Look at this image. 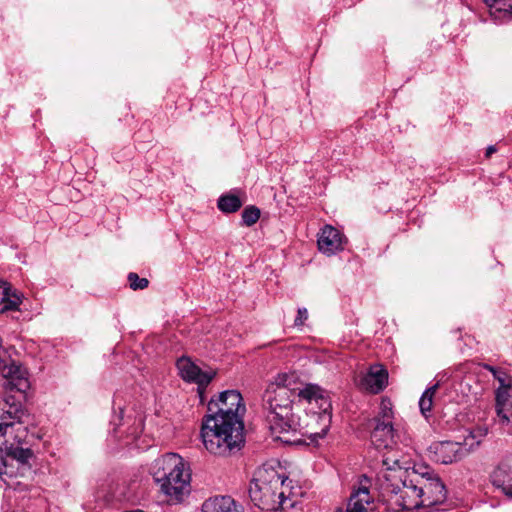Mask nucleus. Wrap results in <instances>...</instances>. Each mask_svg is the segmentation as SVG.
I'll use <instances>...</instances> for the list:
<instances>
[{
  "mask_svg": "<svg viewBox=\"0 0 512 512\" xmlns=\"http://www.w3.org/2000/svg\"><path fill=\"white\" fill-rule=\"evenodd\" d=\"M207 410L201 428L206 450L216 456H230L238 452L245 441L242 416L246 409L240 392H221L217 400H210Z\"/></svg>",
  "mask_w": 512,
  "mask_h": 512,
  "instance_id": "nucleus-1",
  "label": "nucleus"
},
{
  "mask_svg": "<svg viewBox=\"0 0 512 512\" xmlns=\"http://www.w3.org/2000/svg\"><path fill=\"white\" fill-rule=\"evenodd\" d=\"M28 411L14 397L0 402V478L26 477L32 474L35 454L28 438Z\"/></svg>",
  "mask_w": 512,
  "mask_h": 512,
  "instance_id": "nucleus-2",
  "label": "nucleus"
},
{
  "mask_svg": "<svg viewBox=\"0 0 512 512\" xmlns=\"http://www.w3.org/2000/svg\"><path fill=\"white\" fill-rule=\"evenodd\" d=\"M293 375L278 374L274 381L268 384L262 396V408L269 428L276 439L286 443L300 442L298 436H303L302 419L293 412L296 397Z\"/></svg>",
  "mask_w": 512,
  "mask_h": 512,
  "instance_id": "nucleus-3",
  "label": "nucleus"
},
{
  "mask_svg": "<svg viewBox=\"0 0 512 512\" xmlns=\"http://www.w3.org/2000/svg\"><path fill=\"white\" fill-rule=\"evenodd\" d=\"M285 478L272 467L258 468L249 485V497L252 503L263 511L284 510L293 502L285 497L282 490Z\"/></svg>",
  "mask_w": 512,
  "mask_h": 512,
  "instance_id": "nucleus-4",
  "label": "nucleus"
},
{
  "mask_svg": "<svg viewBox=\"0 0 512 512\" xmlns=\"http://www.w3.org/2000/svg\"><path fill=\"white\" fill-rule=\"evenodd\" d=\"M153 479L160 485L161 491L171 499L180 501L189 493L190 472L178 454L167 453L155 460Z\"/></svg>",
  "mask_w": 512,
  "mask_h": 512,
  "instance_id": "nucleus-5",
  "label": "nucleus"
},
{
  "mask_svg": "<svg viewBox=\"0 0 512 512\" xmlns=\"http://www.w3.org/2000/svg\"><path fill=\"white\" fill-rule=\"evenodd\" d=\"M296 395L303 400H306L310 405L313 403L318 407L317 411L310 408L306 413L303 425V436L312 441H317L326 436L331 424V410L332 404L330 398L325 390L316 384H306L302 388H297Z\"/></svg>",
  "mask_w": 512,
  "mask_h": 512,
  "instance_id": "nucleus-6",
  "label": "nucleus"
},
{
  "mask_svg": "<svg viewBox=\"0 0 512 512\" xmlns=\"http://www.w3.org/2000/svg\"><path fill=\"white\" fill-rule=\"evenodd\" d=\"M483 368L489 371L493 378L498 381L499 385L494 390V409L497 422H508L509 418L505 415L508 402L512 397V376L503 368L495 367L490 364H483Z\"/></svg>",
  "mask_w": 512,
  "mask_h": 512,
  "instance_id": "nucleus-7",
  "label": "nucleus"
},
{
  "mask_svg": "<svg viewBox=\"0 0 512 512\" xmlns=\"http://www.w3.org/2000/svg\"><path fill=\"white\" fill-rule=\"evenodd\" d=\"M419 481L422 500L419 502H409L410 506L432 508L445 502L447 498L446 487L437 474L433 471H427L422 474Z\"/></svg>",
  "mask_w": 512,
  "mask_h": 512,
  "instance_id": "nucleus-8",
  "label": "nucleus"
},
{
  "mask_svg": "<svg viewBox=\"0 0 512 512\" xmlns=\"http://www.w3.org/2000/svg\"><path fill=\"white\" fill-rule=\"evenodd\" d=\"M347 237L336 227L326 224L317 234L318 250L326 255L333 256L345 249Z\"/></svg>",
  "mask_w": 512,
  "mask_h": 512,
  "instance_id": "nucleus-9",
  "label": "nucleus"
},
{
  "mask_svg": "<svg viewBox=\"0 0 512 512\" xmlns=\"http://www.w3.org/2000/svg\"><path fill=\"white\" fill-rule=\"evenodd\" d=\"M408 437L405 433L401 434L399 426L387 424L384 422L375 423L371 432V442L377 449L392 448L398 442H405Z\"/></svg>",
  "mask_w": 512,
  "mask_h": 512,
  "instance_id": "nucleus-10",
  "label": "nucleus"
},
{
  "mask_svg": "<svg viewBox=\"0 0 512 512\" xmlns=\"http://www.w3.org/2000/svg\"><path fill=\"white\" fill-rule=\"evenodd\" d=\"M180 377L190 383L198 385L200 395L212 381L214 374L202 371L189 357L182 356L176 362Z\"/></svg>",
  "mask_w": 512,
  "mask_h": 512,
  "instance_id": "nucleus-11",
  "label": "nucleus"
},
{
  "mask_svg": "<svg viewBox=\"0 0 512 512\" xmlns=\"http://www.w3.org/2000/svg\"><path fill=\"white\" fill-rule=\"evenodd\" d=\"M431 459L441 464H452L463 459L468 454V449L462 443L442 441L430 446Z\"/></svg>",
  "mask_w": 512,
  "mask_h": 512,
  "instance_id": "nucleus-12",
  "label": "nucleus"
},
{
  "mask_svg": "<svg viewBox=\"0 0 512 512\" xmlns=\"http://www.w3.org/2000/svg\"><path fill=\"white\" fill-rule=\"evenodd\" d=\"M419 480H404L402 482V488L397 487L392 490L395 498L394 502L405 510H413L423 508V506H410L409 502H419L421 499V489L419 488Z\"/></svg>",
  "mask_w": 512,
  "mask_h": 512,
  "instance_id": "nucleus-13",
  "label": "nucleus"
},
{
  "mask_svg": "<svg viewBox=\"0 0 512 512\" xmlns=\"http://www.w3.org/2000/svg\"><path fill=\"white\" fill-rule=\"evenodd\" d=\"M387 384L388 371L380 364L370 366L367 373L364 374L358 382V386L361 389L373 394H378L383 391Z\"/></svg>",
  "mask_w": 512,
  "mask_h": 512,
  "instance_id": "nucleus-14",
  "label": "nucleus"
},
{
  "mask_svg": "<svg viewBox=\"0 0 512 512\" xmlns=\"http://www.w3.org/2000/svg\"><path fill=\"white\" fill-rule=\"evenodd\" d=\"M373 509L374 498L369 488L360 482L357 488H353L346 509L338 508L335 512H373Z\"/></svg>",
  "mask_w": 512,
  "mask_h": 512,
  "instance_id": "nucleus-15",
  "label": "nucleus"
},
{
  "mask_svg": "<svg viewBox=\"0 0 512 512\" xmlns=\"http://www.w3.org/2000/svg\"><path fill=\"white\" fill-rule=\"evenodd\" d=\"M492 483L512 497V459L501 462L492 474Z\"/></svg>",
  "mask_w": 512,
  "mask_h": 512,
  "instance_id": "nucleus-16",
  "label": "nucleus"
},
{
  "mask_svg": "<svg viewBox=\"0 0 512 512\" xmlns=\"http://www.w3.org/2000/svg\"><path fill=\"white\" fill-rule=\"evenodd\" d=\"M492 20L504 24L512 20V0H482Z\"/></svg>",
  "mask_w": 512,
  "mask_h": 512,
  "instance_id": "nucleus-17",
  "label": "nucleus"
},
{
  "mask_svg": "<svg viewBox=\"0 0 512 512\" xmlns=\"http://www.w3.org/2000/svg\"><path fill=\"white\" fill-rule=\"evenodd\" d=\"M21 304V298L11 293L9 284L0 279V313L16 311Z\"/></svg>",
  "mask_w": 512,
  "mask_h": 512,
  "instance_id": "nucleus-18",
  "label": "nucleus"
},
{
  "mask_svg": "<svg viewBox=\"0 0 512 512\" xmlns=\"http://www.w3.org/2000/svg\"><path fill=\"white\" fill-rule=\"evenodd\" d=\"M439 388V383H435L434 385L428 387L419 399V409L421 414L428 419L431 416L433 401L435 394Z\"/></svg>",
  "mask_w": 512,
  "mask_h": 512,
  "instance_id": "nucleus-19",
  "label": "nucleus"
},
{
  "mask_svg": "<svg viewBox=\"0 0 512 512\" xmlns=\"http://www.w3.org/2000/svg\"><path fill=\"white\" fill-rule=\"evenodd\" d=\"M242 205V200L233 193L221 195L217 202L218 209L227 214L238 211Z\"/></svg>",
  "mask_w": 512,
  "mask_h": 512,
  "instance_id": "nucleus-20",
  "label": "nucleus"
},
{
  "mask_svg": "<svg viewBox=\"0 0 512 512\" xmlns=\"http://www.w3.org/2000/svg\"><path fill=\"white\" fill-rule=\"evenodd\" d=\"M487 435V429L477 427L468 432V434L464 437V441L462 443L463 447L468 449V452L474 447L479 446L482 442L483 438Z\"/></svg>",
  "mask_w": 512,
  "mask_h": 512,
  "instance_id": "nucleus-21",
  "label": "nucleus"
},
{
  "mask_svg": "<svg viewBox=\"0 0 512 512\" xmlns=\"http://www.w3.org/2000/svg\"><path fill=\"white\" fill-rule=\"evenodd\" d=\"M394 412L392 409V403L389 399H382L380 403V411L374 418V423L384 422L387 424H393Z\"/></svg>",
  "mask_w": 512,
  "mask_h": 512,
  "instance_id": "nucleus-22",
  "label": "nucleus"
},
{
  "mask_svg": "<svg viewBox=\"0 0 512 512\" xmlns=\"http://www.w3.org/2000/svg\"><path fill=\"white\" fill-rule=\"evenodd\" d=\"M242 224L245 226L254 225L260 218V210L255 206H248L242 212Z\"/></svg>",
  "mask_w": 512,
  "mask_h": 512,
  "instance_id": "nucleus-23",
  "label": "nucleus"
},
{
  "mask_svg": "<svg viewBox=\"0 0 512 512\" xmlns=\"http://www.w3.org/2000/svg\"><path fill=\"white\" fill-rule=\"evenodd\" d=\"M127 279L132 290H143L147 288L149 284L148 279L140 278L138 274L134 272H130Z\"/></svg>",
  "mask_w": 512,
  "mask_h": 512,
  "instance_id": "nucleus-24",
  "label": "nucleus"
},
{
  "mask_svg": "<svg viewBox=\"0 0 512 512\" xmlns=\"http://www.w3.org/2000/svg\"><path fill=\"white\" fill-rule=\"evenodd\" d=\"M308 319V311L306 308H299L297 311V316L294 320V326L300 327L303 326L305 321Z\"/></svg>",
  "mask_w": 512,
  "mask_h": 512,
  "instance_id": "nucleus-25",
  "label": "nucleus"
},
{
  "mask_svg": "<svg viewBox=\"0 0 512 512\" xmlns=\"http://www.w3.org/2000/svg\"><path fill=\"white\" fill-rule=\"evenodd\" d=\"M383 464L387 467V469H393L394 468V465H398L399 464V461L398 460H394L393 461V465L390 464L389 462V459H384L383 460Z\"/></svg>",
  "mask_w": 512,
  "mask_h": 512,
  "instance_id": "nucleus-26",
  "label": "nucleus"
},
{
  "mask_svg": "<svg viewBox=\"0 0 512 512\" xmlns=\"http://www.w3.org/2000/svg\"><path fill=\"white\" fill-rule=\"evenodd\" d=\"M496 152V148L495 146H489L487 149H486V157H490L493 153Z\"/></svg>",
  "mask_w": 512,
  "mask_h": 512,
  "instance_id": "nucleus-27",
  "label": "nucleus"
},
{
  "mask_svg": "<svg viewBox=\"0 0 512 512\" xmlns=\"http://www.w3.org/2000/svg\"><path fill=\"white\" fill-rule=\"evenodd\" d=\"M141 426H142V424H141V422H140V423H139V427H138V428H136V429H135V431L132 433V436H133L134 438H136V437L141 433V431H142V427H141Z\"/></svg>",
  "mask_w": 512,
  "mask_h": 512,
  "instance_id": "nucleus-28",
  "label": "nucleus"
},
{
  "mask_svg": "<svg viewBox=\"0 0 512 512\" xmlns=\"http://www.w3.org/2000/svg\"><path fill=\"white\" fill-rule=\"evenodd\" d=\"M312 427H313V429H316L318 431L320 430V424H316L315 423V424L312 425Z\"/></svg>",
  "mask_w": 512,
  "mask_h": 512,
  "instance_id": "nucleus-29",
  "label": "nucleus"
},
{
  "mask_svg": "<svg viewBox=\"0 0 512 512\" xmlns=\"http://www.w3.org/2000/svg\"><path fill=\"white\" fill-rule=\"evenodd\" d=\"M391 487H393V488L391 489V491H392L393 489H396V490H397V487H399V486H398V485H397V486H394V484H391Z\"/></svg>",
  "mask_w": 512,
  "mask_h": 512,
  "instance_id": "nucleus-30",
  "label": "nucleus"
}]
</instances>
